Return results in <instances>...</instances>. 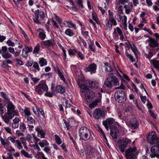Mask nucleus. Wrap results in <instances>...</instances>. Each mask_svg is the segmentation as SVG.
I'll return each instance as SVG.
<instances>
[{
	"mask_svg": "<svg viewBox=\"0 0 159 159\" xmlns=\"http://www.w3.org/2000/svg\"><path fill=\"white\" fill-rule=\"evenodd\" d=\"M93 82L90 80H87L85 82V84H82L80 86V88L84 91L87 90L85 93L86 101L88 103H90L92 101L95 97L94 93L89 90V88L94 87Z\"/></svg>",
	"mask_w": 159,
	"mask_h": 159,
	"instance_id": "nucleus-1",
	"label": "nucleus"
},
{
	"mask_svg": "<svg viewBox=\"0 0 159 159\" xmlns=\"http://www.w3.org/2000/svg\"><path fill=\"white\" fill-rule=\"evenodd\" d=\"M79 133L80 139L83 140H88L90 138L91 132L89 129L86 127H81L79 130Z\"/></svg>",
	"mask_w": 159,
	"mask_h": 159,
	"instance_id": "nucleus-2",
	"label": "nucleus"
},
{
	"mask_svg": "<svg viewBox=\"0 0 159 159\" xmlns=\"http://www.w3.org/2000/svg\"><path fill=\"white\" fill-rule=\"evenodd\" d=\"M115 98L116 101L120 103H124L126 100V95L122 90H118L115 92Z\"/></svg>",
	"mask_w": 159,
	"mask_h": 159,
	"instance_id": "nucleus-3",
	"label": "nucleus"
},
{
	"mask_svg": "<svg viewBox=\"0 0 159 159\" xmlns=\"http://www.w3.org/2000/svg\"><path fill=\"white\" fill-rule=\"evenodd\" d=\"M148 143L151 144H159V139L157 137L156 132L152 131L150 132L147 137Z\"/></svg>",
	"mask_w": 159,
	"mask_h": 159,
	"instance_id": "nucleus-4",
	"label": "nucleus"
},
{
	"mask_svg": "<svg viewBox=\"0 0 159 159\" xmlns=\"http://www.w3.org/2000/svg\"><path fill=\"white\" fill-rule=\"evenodd\" d=\"M7 113L9 115L11 114L14 116H19L17 110L15 109V106L10 100L7 102Z\"/></svg>",
	"mask_w": 159,
	"mask_h": 159,
	"instance_id": "nucleus-5",
	"label": "nucleus"
},
{
	"mask_svg": "<svg viewBox=\"0 0 159 159\" xmlns=\"http://www.w3.org/2000/svg\"><path fill=\"white\" fill-rule=\"evenodd\" d=\"M42 89L44 91L47 92L48 88L46 84V82L44 81V83H40L38 85L35 87V90L37 93L40 95L43 94Z\"/></svg>",
	"mask_w": 159,
	"mask_h": 159,
	"instance_id": "nucleus-6",
	"label": "nucleus"
},
{
	"mask_svg": "<svg viewBox=\"0 0 159 159\" xmlns=\"http://www.w3.org/2000/svg\"><path fill=\"white\" fill-rule=\"evenodd\" d=\"M137 150L135 147L129 148L125 152V156L127 159H135L136 157L134 153Z\"/></svg>",
	"mask_w": 159,
	"mask_h": 159,
	"instance_id": "nucleus-7",
	"label": "nucleus"
},
{
	"mask_svg": "<svg viewBox=\"0 0 159 159\" xmlns=\"http://www.w3.org/2000/svg\"><path fill=\"white\" fill-rule=\"evenodd\" d=\"M129 141L130 140L127 139H123L118 140V142L119 143V148L121 152H125V149L129 143Z\"/></svg>",
	"mask_w": 159,
	"mask_h": 159,
	"instance_id": "nucleus-8",
	"label": "nucleus"
},
{
	"mask_svg": "<svg viewBox=\"0 0 159 159\" xmlns=\"http://www.w3.org/2000/svg\"><path fill=\"white\" fill-rule=\"evenodd\" d=\"M151 154L150 156L153 158L155 157L159 158V144H156L152 146L151 148Z\"/></svg>",
	"mask_w": 159,
	"mask_h": 159,
	"instance_id": "nucleus-9",
	"label": "nucleus"
},
{
	"mask_svg": "<svg viewBox=\"0 0 159 159\" xmlns=\"http://www.w3.org/2000/svg\"><path fill=\"white\" fill-rule=\"evenodd\" d=\"M93 116L95 118L97 119H102L104 117V111L100 108H96L93 111Z\"/></svg>",
	"mask_w": 159,
	"mask_h": 159,
	"instance_id": "nucleus-10",
	"label": "nucleus"
},
{
	"mask_svg": "<svg viewBox=\"0 0 159 159\" xmlns=\"http://www.w3.org/2000/svg\"><path fill=\"white\" fill-rule=\"evenodd\" d=\"M110 135L111 136L112 138L116 139L118 136L117 134L119 133V130L114 125L110 126Z\"/></svg>",
	"mask_w": 159,
	"mask_h": 159,
	"instance_id": "nucleus-11",
	"label": "nucleus"
},
{
	"mask_svg": "<svg viewBox=\"0 0 159 159\" xmlns=\"http://www.w3.org/2000/svg\"><path fill=\"white\" fill-rule=\"evenodd\" d=\"M40 44L42 47L43 48H44L46 47L53 46L55 44V43L53 40L51 39L42 41Z\"/></svg>",
	"mask_w": 159,
	"mask_h": 159,
	"instance_id": "nucleus-12",
	"label": "nucleus"
},
{
	"mask_svg": "<svg viewBox=\"0 0 159 159\" xmlns=\"http://www.w3.org/2000/svg\"><path fill=\"white\" fill-rule=\"evenodd\" d=\"M15 116L11 114L9 115L7 113H5L4 115L1 116L2 118L7 124H9L10 122V120L12 119Z\"/></svg>",
	"mask_w": 159,
	"mask_h": 159,
	"instance_id": "nucleus-13",
	"label": "nucleus"
},
{
	"mask_svg": "<svg viewBox=\"0 0 159 159\" xmlns=\"http://www.w3.org/2000/svg\"><path fill=\"white\" fill-rule=\"evenodd\" d=\"M129 126L133 129L137 128L139 127V122L136 118L131 119L129 121Z\"/></svg>",
	"mask_w": 159,
	"mask_h": 159,
	"instance_id": "nucleus-14",
	"label": "nucleus"
},
{
	"mask_svg": "<svg viewBox=\"0 0 159 159\" xmlns=\"http://www.w3.org/2000/svg\"><path fill=\"white\" fill-rule=\"evenodd\" d=\"M97 68L96 65L94 63H92L89 65V66L85 69L86 72H90L91 74L96 72Z\"/></svg>",
	"mask_w": 159,
	"mask_h": 159,
	"instance_id": "nucleus-15",
	"label": "nucleus"
},
{
	"mask_svg": "<svg viewBox=\"0 0 159 159\" xmlns=\"http://www.w3.org/2000/svg\"><path fill=\"white\" fill-rule=\"evenodd\" d=\"M148 41L149 42V45L152 48L157 47H159V43L157 41L154 39L149 38V39Z\"/></svg>",
	"mask_w": 159,
	"mask_h": 159,
	"instance_id": "nucleus-16",
	"label": "nucleus"
},
{
	"mask_svg": "<svg viewBox=\"0 0 159 159\" xmlns=\"http://www.w3.org/2000/svg\"><path fill=\"white\" fill-rule=\"evenodd\" d=\"M110 75L116 74L118 72V70L116 68V66L114 62L112 61H110Z\"/></svg>",
	"mask_w": 159,
	"mask_h": 159,
	"instance_id": "nucleus-17",
	"label": "nucleus"
},
{
	"mask_svg": "<svg viewBox=\"0 0 159 159\" xmlns=\"http://www.w3.org/2000/svg\"><path fill=\"white\" fill-rule=\"evenodd\" d=\"M35 130L38 132V135L41 138H44L46 134L45 132L41 129L40 126L35 128Z\"/></svg>",
	"mask_w": 159,
	"mask_h": 159,
	"instance_id": "nucleus-18",
	"label": "nucleus"
},
{
	"mask_svg": "<svg viewBox=\"0 0 159 159\" xmlns=\"http://www.w3.org/2000/svg\"><path fill=\"white\" fill-rule=\"evenodd\" d=\"M111 80L110 81V87L113 86L117 85L119 84V81L117 78L115 76H110Z\"/></svg>",
	"mask_w": 159,
	"mask_h": 159,
	"instance_id": "nucleus-19",
	"label": "nucleus"
},
{
	"mask_svg": "<svg viewBox=\"0 0 159 159\" xmlns=\"http://www.w3.org/2000/svg\"><path fill=\"white\" fill-rule=\"evenodd\" d=\"M125 9V12L127 14H129L131 12V10L133 7L132 3H129L128 5H125L124 7Z\"/></svg>",
	"mask_w": 159,
	"mask_h": 159,
	"instance_id": "nucleus-20",
	"label": "nucleus"
},
{
	"mask_svg": "<svg viewBox=\"0 0 159 159\" xmlns=\"http://www.w3.org/2000/svg\"><path fill=\"white\" fill-rule=\"evenodd\" d=\"M56 91L57 92L63 94L65 92V89L62 86L58 85L56 87Z\"/></svg>",
	"mask_w": 159,
	"mask_h": 159,
	"instance_id": "nucleus-21",
	"label": "nucleus"
},
{
	"mask_svg": "<svg viewBox=\"0 0 159 159\" xmlns=\"http://www.w3.org/2000/svg\"><path fill=\"white\" fill-rule=\"evenodd\" d=\"M39 145L42 148H44L49 145V143L46 140H43L39 143Z\"/></svg>",
	"mask_w": 159,
	"mask_h": 159,
	"instance_id": "nucleus-22",
	"label": "nucleus"
},
{
	"mask_svg": "<svg viewBox=\"0 0 159 159\" xmlns=\"http://www.w3.org/2000/svg\"><path fill=\"white\" fill-rule=\"evenodd\" d=\"M25 118L26 119L27 122L30 124H34L35 121L32 117L30 116H25Z\"/></svg>",
	"mask_w": 159,
	"mask_h": 159,
	"instance_id": "nucleus-23",
	"label": "nucleus"
},
{
	"mask_svg": "<svg viewBox=\"0 0 159 159\" xmlns=\"http://www.w3.org/2000/svg\"><path fill=\"white\" fill-rule=\"evenodd\" d=\"M97 126H98L99 130H100V131H101V133H102V134H103V138L105 140V142H106V144H107V146L108 147H109V144L108 141L107 140V138L105 135L104 133L103 132V130L100 127L99 125H97Z\"/></svg>",
	"mask_w": 159,
	"mask_h": 159,
	"instance_id": "nucleus-24",
	"label": "nucleus"
},
{
	"mask_svg": "<svg viewBox=\"0 0 159 159\" xmlns=\"http://www.w3.org/2000/svg\"><path fill=\"white\" fill-rule=\"evenodd\" d=\"M63 24L66 27H68L69 28L73 27L74 28H75V25L72 22L65 21L63 22Z\"/></svg>",
	"mask_w": 159,
	"mask_h": 159,
	"instance_id": "nucleus-25",
	"label": "nucleus"
},
{
	"mask_svg": "<svg viewBox=\"0 0 159 159\" xmlns=\"http://www.w3.org/2000/svg\"><path fill=\"white\" fill-rule=\"evenodd\" d=\"M65 34L67 36L71 37L74 34L73 31L70 29H67L65 31Z\"/></svg>",
	"mask_w": 159,
	"mask_h": 159,
	"instance_id": "nucleus-26",
	"label": "nucleus"
},
{
	"mask_svg": "<svg viewBox=\"0 0 159 159\" xmlns=\"http://www.w3.org/2000/svg\"><path fill=\"white\" fill-rule=\"evenodd\" d=\"M39 63L41 66H43L47 65V61L44 58L41 57L39 59Z\"/></svg>",
	"mask_w": 159,
	"mask_h": 159,
	"instance_id": "nucleus-27",
	"label": "nucleus"
},
{
	"mask_svg": "<svg viewBox=\"0 0 159 159\" xmlns=\"http://www.w3.org/2000/svg\"><path fill=\"white\" fill-rule=\"evenodd\" d=\"M20 129L21 131L25 133L27 131L26 125L24 123H21L20 126Z\"/></svg>",
	"mask_w": 159,
	"mask_h": 159,
	"instance_id": "nucleus-28",
	"label": "nucleus"
},
{
	"mask_svg": "<svg viewBox=\"0 0 159 159\" xmlns=\"http://www.w3.org/2000/svg\"><path fill=\"white\" fill-rule=\"evenodd\" d=\"M152 61L154 66L159 70V61L153 59L152 60Z\"/></svg>",
	"mask_w": 159,
	"mask_h": 159,
	"instance_id": "nucleus-29",
	"label": "nucleus"
},
{
	"mask_svg": "<svg viewBox=\"0 0 159 159\" xmlns=\"http://www.w3.org/2000/svg\"><path fill=\"white\" fill-rule=\"evenodd\" d=\"M103 124L104 126L107 130H108L109 125V119L107 118L105 120H104L103 121Z\"/></svg>",
	"mask_w": 159,
	"mask_h": 159,
	"instance_id": "nucleus-30",
	"label": "nucleus"
},
{
	"mask_svg": "<svg viewBox=\"0 0 159 159\" xmlns=\"http://www.w3.org/2000/svg\"><path fill=\"white\" fill-rule=\"evenodd\" d=\"M57 73L58 75V76L60 77L61 79L62 80H63L64 81L65 80V79L63 75L62 74V73L59 69L58 67L57 69Z\"/></svg>",
	"mask_w": 159,
	"mask_h": 159,
	"instance_id": "nucleus-31",
	"label": "nucleus"
},
{
	"mask_svg": "<svg viewBox=\"0 0 159 159\" xmlns=\"http://www.w3.org/2000/svg\"><path fill=\"white\" fill-rule=\"evenodd\" d=\"M16 142H15V145L16 146L17 148L19 150L22 148L23 147L21 144L19 140H16Z\"/></svg>",
	"mask_w": 159,
	"mask_h": 159,
	"instance_id": "nucleus-32",
	"label": "nucleus"
},
{
	"mask_svg": "<svg viewBox=\"0 0 159 159\" xmlns=\"http://www.w3.org/2000/svg\"><path fill=\"white\" fill-rule=\"evenodd\" d=\"M23 112L25 114V116H29L31 115V113L30 109L28 108L25 107V109L24 110Z\"/></svg>",
	"mask_w": 159,
	"mask_h": 159,
	"instance_id": "nucleus-33",
	"label": "nucleus"
},
{
	"mask_svg": "<svg viewBox=\"0 0 159 159\" xmlns=\"http://www.w3.org/2000/svg\"><path fill=\"white\" fill-rule=\"evenodd\" d=\"M2 56L4 59H8L12 57V55L9 53L8 52H6V53L2 54Z\"/></svg>",
	"mask_w": 159,
	"mask_h": 159,
	"instance_id": "nucleus-34",
	"label": "nucleus"
},
{
	"mask_svg": "<svg viewBox=\"0 0 159 159\" xmlns=\"http://www.w3.org/2000/svg\"><path fill=\"white\" fill-rule=\"evenodd\" d=\"M21 155H23L25 157L28 158H30L31 157H30V155H29L27 152H25L24 150H22L21 151Z\"/></svg>",
	"mask_w": 159,
	"mask_h": 159,
	"instance_id": "nucleus-35",
	"label": "nucleus"
},
{
	"mask_svg": "<svg viewBox=\"0 0 159 159\" xmlns=\"http://www.w3.org/2000/svg\"><path fill=\"white\" fill-rule=\"evenodd\" d=\"M21 32L22 34H23L25 41L26 42H29L30 40L29 39L25 32L22 29H21Z\"/></svg>",
	"mask_w": 159,
	"mask_h": 159,
	"instance_id": "nucleus-36",
	"label": "nucleus"
},
{
	"mask_svg": "<svg viewBox=\"0 0 159 159\" xmlns=\"http://www.w3.org/2000/svg\"><path fill=\"white\" fill-rule=\"evenodd\" d=\"M98 101L97 100H95L93 102L89 105V107L91 109L94 108L97 105Z\"/></svg>",
	"mask_w": 159,
	"mask_h": 159,
	"instance_id": "nucleus-37",
	"label": "nucleus"
},
{
	"mask_svg": "<svg viewBox=\"0 0 159 159\" xmlns=\"http://www.w3.org/2000/svg\"><path fill=\"white\" fill-rule=\"evenodd\" d=\"M89 48L93 52H95V47L93 44L90 41V43L89 44Z\"/></svg>",
	"mask_w": 159,
	"mask_h": 159,
	"instance_id": "nucleus-38",
	"label": "nucleus"
},
{
	"mask_svg": "<svg viewBox=\"0 0 159 159\" xmlns=\"http://www.w3.org/2000/svg\"><path fill=\"white\" fill-rule=\"evenodd\" d=\"M73 0H70V3L72 5V8L74 11H77L78 10V8L75 6L74 2Z\"/></svg>",
	"mask_w": 159,
	"mask_h": 159,
	"instance_id": "nucleus-39",
	"label": "nucleus"
},
{
	"mask_svg": "<svg viewBox=\"0 0 159 159\" xmlns=\"http://www.w3.org/2000/svg\"><path fill=\"white\" fill-rule=\"evenodd\" d=\"M40 48V45L39 43H38L34 48L33 53L34 54L38 52L39 51Z\"/></svg>",
	"mask_w": 159,
	"mask_h": 159,
	"instance_id": "nucleus-40",
	"label": "nucleus"
},
{
	"mask_svg": "<svg viewBox=\"0 0 159 159\" xmlns=\"http://www.w3.org/2000/svg\"><path fill=\"white\" fill-rule=\"evenodd\" d=\"M76 2L78 5L79 7L82 9L84 8L83 1L82 0H76Z\"/></svg>",
	"mask_w": 159,
	"mask_h": 159,
	"instance_id": "nucleus-41",
	"label": "nucleus"
},
{
	"mask_svg": "<svg viewBox=\"0 0 159 159\" xmlns=\"http://www.w3.org/2000/svg\"><path fill=\"white\" fill-rule=\"evenodd\" d=\"M55 140L56 143L59 145H60L61 143L62 142L59 136L57 134H55Z\"/></svg>",
	"mask_w": 159,
	"mask_h": 159,
	"instance_id": "nucleus-42",
	"label": "nucleus"
},
{
	"mask_svg": "<svg viewBox=\"0 0 159 159\" xmlns=\"http://www.w3.org/2000/svg\"><path fill=\"white\" fill-rule=\"evenodd\" d=\"M8 48L7 47L4 46L2 47L1 49H0V53L2 55L7 52Z\"/></svg>",
	"mask_w": 159,
	"mask_h": 159,
	"instance_id": "nucleus-43",
	"label": "nucleus"
},
{
	"mask_svg": "<svg viewBox=\"0 0 159 159\" xmlns=\"http://www.w3.org/2000/svg\"><path fill=\"white\" fill-rule=\"evenodd\" d=\"M6 111V109L5 107H4L2 105H0V115L2 116L4 113V111Z\"/></svg>",
	"mask_w": 159,
	"mask_h": 159,
	"instance_id": "nucleus-44",
	"label": "nucleus"
},
{
	"mask_svg": "<svg viewBox=\"0 0 159 159\" xmlns=\"http://www.w3.org/2000/svg\"><path fill=\"white\" fill-rule=\"evenodd\" d=\"M39 36L40 39L43 40L45 38L46 35L44 32H40L39 34Z\"/></svg>",
	"mask_w": 159,
	"mask_h": 159,
	"instance_id": "nucleus-45",
	"label": "nucleus"
},
{
	"mask_svg": "<svg viewBox=\"0 0 159 159\" xmlns=\"http://www.w3.org/2000/svg\"><path fill=\"white\" fill-rule=\"evenodd\" d=\"M78 52H77L75 49H70L69 50V54L70 55H75L76 53H77Z\"/></svg>",
	"mask_w": 159,
	"mask_h": 159,
	"instance_id": "nucleus-46",
	"label": "nucleus"
},
{
	"mask_svg": "<svg viewBox=\"0 0 159 159\" xmlns=\"http://www.w3.org/2000/svg\"><path fill=\"white\" fill-rule=\"evenodd\" d=\"M0 140L1 144L4 146V147H5L6 146L9 145V143H6V141L1 137H0Z\"/></svg>",
	"mask_w": 159,
	"mask_h": 159,
	"instance_id": "nucleus-47",
	"label": "nucleus"
},
{
	"mask_svg": "<svg viewBox=\"0 0 159 159\" xmlns=\"http://www.w3.org/2000/svg\"><path fill=\"white\" fill-rule=\"evenodd\" d=\"M8 156L6 157L5 156L2 155V157L3 159H13V157L12 155L9 153H7Z\"/></svg>",
	"mask_w": 159,
	"mask_h": 159,
	"instance_id": "nucleus-48",
	"label": "nucleus"
},
{
	"mask_svg": "<svg viewBox=\"0 0 159 159\" xmlns=\"http://www.w3.org/2000/svg\"><path fill=\"white\" fill-rule=\"evenodd\" d=\"M28 52L25 48L23 49L22 52V56L24 57H27L28 56Z\"/></svg>",
	"mask_w": 159,
	"mask_h": 159,
	"instance_id": "nucleus-49",
	"label": "nucleus"
},
{
	"mask_svg": "<svg viewBox=\"0 0 159 159\" xmlns=\"http://www.w3.org/2000/svg\"><path fill=\"white\" fill-rule=\"evenodd\" d=\"M92 16L93 19L97 23H98V19L96 13L95 12H93L92 14Z\"/></svg>",
	"mask_w": 159,
	"mask_h": 159,
	"instance_id": "nucleus-50",
	"label": "nucleus"
},
{
	"mask_svg": "<svg viewBox=\"0 0 159 159\" xmlns=\"http://www.w3.org/2000/svg\"><path fill=\"white\" fill-rule=\"evenodd\" d=\"M26 139L29 142L31 143H33V142L32 140V136L30 134H27L26 136Z\"/></svg>",
	"mask_w": 159,
	"mask_h": 159,
	"instance_id": "nucleus-51",
	"label": "nucleus"
},
{
	"mask_svg": "<svg viewBox=\"0 0 159 159\" xmlns=\"http://www.w3.org/2000/svg\"><path fill=\"white\" fill-rule=\"evenodd\" d=\"M53 93L52 92H47L45 93L44 95L47 97H52L53 95Z\"/></svg>",
	"mask_w": 159,
	"mask_h": 159,
	"instance_id": "nucleus-52",
	"label": "nucleus"
},
{
	"mask_svg": "<svg viewBox=\"0 0 159 159\" xmlns=\"http://www.w3.org/2000/svg\"><path fill=\"white\" fill-rule=\"evenodd\" d=\"M110 21L111 23V26H112V25H117V23L116 20L112 18L111 19L110 18Z\"/></svg>",
	"mask_w": 159,
	"mask_h": 159,
	"instance_id": "nucleus-53",
	"label": "nucleus"
},
{
	"mask_svg": "<svg viewBox=\"0 0 159 159\" xmlns=\"http://www.w3.org/2000/svg\"><path fill=\"white\" fill-rule=\"evenodd\" d=\"M33 66L35 69H37L38 71L40 70L39 65L38 63L36 62H34L33 63Z\"/></svg>",
	"mask_w": 159,
	"mask_h": 159,
	"instance_id": "nucleus-54",
	"label": "nucleus"
},
{
	"mask_svg": "<svg viewBox=\"0 0 159 159\" xmlns=\"http://www.w3.org/2000/svg\"><path fill=\"white\" fill-rule=\"evenodd\" d=\"M78 54V57L81 60H83L84 58V56L82 53L80 52H77Z\"/></svg>",
	"mask_w": 159,
	"mask_h": 159,
	"instance_id": "nucleus-55",
	"label": "nucleus"
},
{
	"mask_svg": "<svg viewBox=\"0 0 159 159\" xmlns=\"http://www.w3.org/2000/svg\"><path fill=\"white\" fill-rule=\"evenodd\" d=\"M30 75L31 76V78L32 80L33 81V82L35 84L37 83L38 82L39 80L40 79H38L36 78L32 77V75L30 74Z\"/></svg>",
	"mask_w": 159,
	"mask_h": 159,
	"instance_id": "nucleus-56",
	"label": "nucleus"
},
{
	"mask_svg": "<svg viewBox=\"0 0 159 159\" xmlns=\"http://www.w3.org/2000/svg\"><path fill=\"white\" fill-rule=\"evenodd\" d=\"M16 138L15 137H9L8 138V140L10 141L12 143H15L16 142L15 140Z\"/></svg>",
	"mask_w": 159,
	"mask_h": 159,
	"instance_id": "nucleus-57",
	"label": "nucleus"
},
{
	"mask_svg": "<svg viewBox=\"0 0 159 159\" xmlns=\"http://www.w3.org/2000/svg\"><path fill=\"white\" fill-rule=\"evenodd\" d=\"M39 15L40 20H42L45 17L44 13L43 11H40L39 13Z\"/></svg>",
	"mask_w": 159,
	"mask_h": 159,
	"instance_id": "nucleus-58",
	"label": "nucleus"
},
{
	"mask_svg": "<svg viewBox=\"0 0 159 159\" xmlns=\"http://www.w3.org/2000/svg\"><path fill=\"white\" fill-rule=\"evenodd\" d=\"M37 155L41 157L42 159H48L45 157L43 153L42 152H37Z\"/></svg>",
	"mask_w": 159,
	"mask_h": 159,
	"instance_id": "nucleus-59",
	"label": "nucleus"
},
{
	"mask_svg": "<svg viewBox=\"0 0 159 159\" xmlns=\"http://www.w3.org/2000/svg\"><path fill=\"white\" fill-rule=\"evenodd\" d=\"M7 43L8 45L12 47H13L15 45V43L12 42L10 40H8L7 41Z\"/></svg>",
	"mask_w": 159,
	"mask_h": 159,
	"instance_id": "nucleus-60",
	"label": "nucleus"
},
{
	"mask_svg": "<svg viewBox=\"0 0 159 159\" xmlns=\"http://www.w3.org/2000/svg\"><path fill=\"white\" fill-rule=\"evenodd\" d=\"M130 47L131 49L133 50V51L134 52V54H135L136 51H137V48H136L135 45L133 44L132 46L131 45Z\"/></svg>",
	"mask_w": 159,
	"mask_h": 159,
	"instance_id": "nucleus-61",
	"label": "nucleus"
},
{
	"mask_svg": "<svg viewBox=\"0 0 159 159\" xmlns=\"http://www.w3.org/2000/svg\"><path fill=\"white\" fill-rule=\"evenodd\" d=\"M116 30L117 33L120 36H121L123 34L121 30L119 27H117L116 28Z\"/></svg>",
	"mask_w": 159,
	"mask_h": 159,
	"instance_id": "nucleus-62",
	"label": "nucleus"
},
{
	"mask_svg": "<svg viewBox=\"0 0 159 159\" xmlns=\"http://www.w3.org/2000/svg\"><path fill=\"white\" fill-rule=\"evenodd\" d=\"M33 137L34 139V142L35 144H37V142L40 140V139L37 138L35 135H33Z\"/></svg>",
	"mask_w": 159,
	"mask_h": 159,
	"instance_id": "nucleus-63",
	"label": "nucleus"
},
{
	"mask_svg": "<svg viewBox=\"0 0 159 159\" xmlns=\"http://www.w3.org/2000/svg\"><path fill=\"white\" fill-rule=\"evenodd\" d=\"M115 18L118 21H120L121 20L122 17L119 14H116L115 16Z\"/></svg>",
	"mask_w": 159,
	"mask_h": 159,
	"instance_id": "nucleus-64",
	"label": "nucleus"
}]
</instances>
